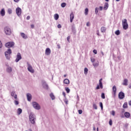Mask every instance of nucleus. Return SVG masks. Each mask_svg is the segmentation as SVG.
Returning <instances> with one entry per match:
<instances>
[{"mask_svg": "<svg viewBox=\"0 0 131 131\" xmlns=\"http://www.w3.org/2000/svg\"><path fill=\"white\" fill-rule=\"evenodd\" d=\"M36 120V117L33 113H31L29 115V121L32 124H35V121Z\"/></svg>", "mask_w": 131, "mask_h": 131, "instance_id": "1", "label": "nucleus"}, {"mask_svg": "<svg viewBox=\"0 0 131 131\" xmlns=\"http://www.w3.org/2000/svg\"><path fill=\"white\" fill-rule=\"evenodd\" d=\"M32 105L34 109H35V110H40V105L38 103L33 101L32 102Z\"/></svg>", "mask_w": 131, "mask_h": 131, "instance_id": "2", "label": "nucleus"}, {"mask_svg": "<svg viewBox=\"0 0 131 131\" xmlns=\"http://www.w3.org/2000/svg\"><path fill=\"white\" fill-rule=\"evenodd\" d=\"M4 32L6 35H11V34H12V30L9 27H5L4 28Z\"/></svg>", "mask_w": 131, "mask_h": 131, "instance_id": "3", "label": "nucleus"}, {"mask_svg": "<svg viewBox=\"0 0 131 131\" xmlns=\"http://www.w3.org/2000/svg\"><path fill=\"white\" fill-rule=\"evenodd\" d=\"M122 26L123 29L126 30L128 28V25L127 24V20L126 19H123L122 20Z\"/></svg>", "mask_w": 131, "mask_h": 131, "instance_id": "4", "label": "nucleus"}, {"mask_svg": "<svg viewBox=\"0 0 131 131\" xmlns=\"http://www.w3.org/2000/svg\"><path fill=\"white\" fill-rule=\"evenodd\" d=\"M11 54H12V50H11V49H8L7 51L5 52V56L6 57L7 59H8V60L10 59V56L11 55Z\"/></svg>", "mask_w": 131, "mask_h": 131, "instance_id": "5", "label": "nucleus"}, {"mask_svg": "<svg viewBox=\"0 0 131 131\" xmlns=\"http://www.w3.org/2000/svg\"><path fill=\"white\" fill-rule=\"evenodd\" d=\"M14 46H15V43L13 41L8 42L5 44V47L8 48H13Z\"/></svg>", "mask_w": 131, "mask_h": 131, "instance_id": "6", "label": "nucleus"}, {"mask_svg": "<svg viewBox=\"0 0 131 131\" xmlns=\"http://www.w3.org/2000/svg\"><path fill=\"white\" fill-rule=\"evenodd\" d=\"M11 96L12 97V100H18V97L17 96V94H16V91L11 92Z\"/></svg>", "mask_w": 131, "mask_h": 131, "instance_id": "7", "label": "nucleus"}, {"mask_svg": "<svg viewBox=\"0 0 131 131\" xmlns=\"http://www.w3.org/2000/svg\"><path fill=\"white\" fill-rule=\"evenodd\" d=\"M102 81H103V79L101 78L99 80V85H97L96 90H100V89H103V83Z\"/></svg>", "mask_w": 131, "mask_h": 131, "instance_id": "8", "label": "nucleus"}, {"mask_svg": "<svg viewBox=\"0 0 131 131\" xmlns=\"http://www.w3.org/2000/svg\"><path fill=\"white\" fill-rule=\"evenodd\" d=\"M28 65V70L29 71V72H31V73H34V70H33V68H32V66L29 64V63H27Z\"/></svg>", "mask_w": 131, "mask_h": 131, "instance_id": "9", "label": "nucleus"}, {"mask_svg": "<svg viewBox=\"0 0 131 131\" xmlns=\"http://www.w3.org/2000/svg\"><path fill=\"white\" fill-rule=\"evenodd\" d=\"M16 13L18 17L21 16V14L22 13V10L19 7H17L16 9Z\"/></svg>", "mask_w": 131, "mask_h": 131, "instance_id": "10", "label": "nucleus"}, {"mask_svg": "<svg viewBox=\"0 0 131 131\" xmlns=\"http://www.w3.org/2000/svg\"><path fill=\"white\" fill-rule=\"evenodd\" d=\"M22 59V57L21 56V54L20 53H18L16 55V59H15V62L16 63H18V61L21 60Z\"/></svg>", "mask_w": 131, "mask_h": 131, "instance_id": "11", "label": "nucleus"}, {"mask_svg": "<svg viewBox=\"0 0 131 131\" xmlns=\"http://www.w3.org/2000/svg\"><path fill=\"white\" fill-rule=\"evenodd\" d=\"M119 99L120 100H122V99H124V93L122 92H121L118 94Z\"/></svg>", "mask_w": 131, "mask_h": 131, "instance_id": "12", "label": "nucleus"}, {"mask_svg": "<svg viewBox=\"0 0 131 131\" xmlns=\"http://www.w3.org/2000/svg\"><path fill=\"white\" fill-rule=\"evenodd\" d=\"M42 85L44 88V89H46V90H48L49 89V86L48 85V84H47V82L45 81H42Z\"/></svg>", "mask_w": 131, "mask_h": 131, "instance_id": "13", "label": "nucleus"}, {"mask_svg": "<svg viewBox=\"0 0 131 131\" xmlns=\"http://www.w3.org/2000/svg\"><path fill=\"white\" fill-rule=\"evenodd\" d=\"M27 98L28 101L29 102H30V101H31V99H32V96L31 95V94H30V93H28L27 94Z\"/></svg>", "mask_w": 131, "mask_h": 131, "instance_id": "14", "label": "nucleus"}, {"mask_svg": "<svg viewBox=\"0 0 131 131\" xmlns=\"http://www.w3.org/2000/svg\"><path fill=\"white\" fill-rule=\"evenodd\" d=\"M45 54L47 56L51 55V49L50 48H47L46 49Z\"/></svg>", "mask_w": 131, "mask_h": 131, "instance_id": "15", "label": "nucleus"}, {"mask_svg": "<svg viewBox=\"0 0 131 131\" xmlns=\"http://www.w3.org/2000/svg\"><path fill=\"white\" fill-rule=\"evenodd\" d=\"M73 19H74V13L73 12H71L70 14V22L72 23L73 21Z\"/></svg>", "mask_w": 131, "mask_h": 131, "instance_id": "16", "label": "nucleus"}, {"mask_svg": "<svg viewBox=\"0 0 131 131\" xmlns=\"http://www.w3.org/2000/svg\"><path fill=\"white\" fill-rule=\"evenodd\" d=\"M20 35L24 39H27L28 38V37L27 36V35L25 34L24 33H20Z\"/></svg>", "mask_w": 131, "mask_h": 131, "instance_id": "17", "label": "nucleus"}, {"mask_svg": "<svg viewBox=\"0 0 131 131\" xmlns=\"http://www.w3.org/2000/svg\"><path fill=\"white\" fill-rule=\"evenodd\" d=\"M128 80H127V79H124L123 82V85H127L128 84Z\"/></svg>", "mask_w": 131, "mask_h": 131, "instance_id": "18", "label": "nucleus"}, {"mask_svg": "<svg viewBox=\"0 0 131 131\" xmlns=\"http://www.w3.org/2000/svg\"><path fill=\"white\" fill-rule=\"evenodd\" d=\"M124 116L126 118H129V117H130V114L128 112H125Z\"/></svg>", "mask_w": 131, "mask_h": 131, "instance_id": "19", "label": "nucleus"}, {"mask_svg": "<svg viewBox=\"0 0 131 131\" xmlns=\"http://www.w3.org/2000/svg\"><path fill=\"white\" fill-rule=\"evenodd\" d=\"M117 91V89L116 88V86L114 85L113 87V92L114 93V95H116V92Z\"/></svg>", "mask_w": 131, "mask_h": 131, "instance_id": "20", "label": "nucleus"}, {"mask_svg": "<svg viewBox=\"0 0 131 131\" xmlns=\"http://www.w3.org/2000/svg\"><path fill=\"white\" fill-rule=\"evenodd\" d=\"M6 71L8 73H11L12 72V68L11 67H8L6 69Z\"/></svg>", "mask_w": 131, "mask_h": 131, "instance_id": "21", "label": "nucleus"}, {"mask_svg": "<svg viewBox=\"0 0 131 131\" xmlns=\"http://www.w3.org/2000/svg\"><path fill=\"white\" fill-rule=\"evenodd\" d=\"M1 15L2 16H5V14H6V12L5 11V9H2V10L0 12Z\"/></svg>", "mask_w": 131, "mask_h": 131, "instance_id": "22", "label": "nucleus"}, {"mask_svg": "<svg viewBox=\"0 0 131 131\" xmlns=\"http://www.w3.org/2000/svg\"><path fill=\"white\" fill-rule=\"evenodd\" d=\"M63 83L65 84H69V83H70V81L68 79H65L63 80Z\"/></svg>", "mask_w": 131, "mask_h": 131, "instance_id": "23", "label": "nucleus"}, {"mask_svg": "<svg viewBox=\"0 0 131 131\" xmlns=\"http://www.w3.org/2000/svg\"><path fill=\"white\" fill-rule=\"evenodd\" d=\"M108 7H109V4H108V3H106L105 4L104 8H103L104 10H107V9H108Z\"/></svg>", "mask_w": 131, "mask_h": 131, "instance_id": "24", "label": "nucleus"}, {"mask_svg": "<svg viewBox=\"0 0 131 131\" xmlns=\"http://www.w3.org/2000/svg\"><path fill=\"white\" fill-rule=\"evenodd\" d=\"M17 113L18 115H20V114L22 113V109H21L20 108H18L17 110Z\"/></svg>", "mask_w": 131, "mask_h": 131, "instance_id": "25", "label": "nucleus"}, {"mask_svg": "<svg viewBox=\"0 0 131 131\" xmlns=\"http://www.w3.org/2000/svg\"><path fill=\"white\" fill-rule=\"evenodd\" d=\"M50 97L51 98L52 100H55L56 99V97H55V95H54V94L51 93L50 94Z\"/></svg>", "mask_w": 131, "mask_h": 131, "instance_id": "26", "label": "nucleus"}, {"mask_svg": "<svg viewBox=\"0 0 131 131\" xmlns=\"http://www.w3.org/2000/svg\"><path fill=\"white\" fill-rule=\"evenodd\" d=\"M93 66L96 68L99 66V61L93 63Z\"/></svg>", "mask_w": 131, "mask_h": 131, "instance_id": "27", "label": "nucleus"}, {"mask_svg": "<svg viewBox=\"0 0 131 131\" xmlns=\"http://www.w3.org/2000/svg\"><path fill=\"white\" fill-rule=\"evenodd\" d=\"M54 19H55V20H58V19H59V14H55L54 15Z\"/></svg>", "mask_w": 131, "mask_h": 131, "instance_id": "28", "label": "nucleus"}, {"mask_svg": "<svg viewBox=\"0 0 131 131\" xmlns=\"http://www.w3.org/2000/svg\"><path fill=\"white\" fill-rule=\"evenodd\" d=\"M93 107L94 109H95V110H97V109H98V107L97 106V104H96V103H93Z\"/></svg>", "mask_w": 131, "mask_h": 131, "instance_id": "29", "label": "nucleus"}, {"mask_svg": "<svg viewBox=\"0 0 131 131\" xmlns=\"http://www.w3.org/2000/svg\"><path fill=\"white\" fill-rule=\"evenodd\" d=\"M14 103L17 106V105H19V101L17 100V99H15L14 101Z\"/></svg>", "mask_w": 131, "mask_h": 131, "instance_id": "30", "label": "nucleus"}, {"mask_svg": "<svg viewBox=\"0 0 131 131\" xmlns=\"http://www.w3.org/2000/svg\"><path fill=\"white\" fill-rule=\"evenodd\" d=\"M84 14H85V16H86V15H88V14H89V9H88V8L85 9Z\"/></svg>", "mask_w": 131, "mask_h": 131, "instance_id": "31", "label": "nucleus"}, {"mask_svg": "<svg viewBox=\"0 0 131 131\" xmlns=\"http://www.w3.org/2000/svg\"><path fill=\"white\" fill-rule=\"evenodd\" d=\"M105 31H106V28L104 27H102L101 28V32H105Z\"/></svg>", "mask_w": 131, "mask_h": 131, "instance_id": "32", "label": "nucleus"}, {"mask_svg": "<svg viewBox=\"0 0 131 131\" xmlns=\"http://www.w3.org/2000/svg\"><path fill=\"white\" fill-rule=\"evenodd\" d=\"M123 108H127V102H124V103L123 105Z\"/></svg>", "mask_w": 131, "mask_h": 131, "instance_id": "33", "label": "nucleus"}, {"mask_svg": "<svg viewBox=\"0 0 131 131\" xmlns=\"http://www.w3.org/2000/svg\"><path fill=\"white\" fill-rule=\"evenodd\" d=\"M115 33L116 35H119L120 34V31H119V30H118L115 31Z\"/></svg>", "mask_w": 131, "mask_h": 131, "instance_id": "34", "label": "nucleus"}, {"mask_svg": "<svg viewBox=\"0 0 131 131\" xmlns=\"http://www.w3.org/2000/svg\"><path fill=\"white\" fill-rule=\"evenodd\" d=\"M98 13H99V8L96 7V8H95V14H96V15H97V14H98Z\"/></svg>", "mask_w": 131, "mask_h": 131, "instance_id": "35", "label": "nucleus"}, {"mask_svg": "<svg viewBox=\"0 0 131 131\" xmlns=\"http://www.w3.org/2000/svg\"><path fill=\"white\" fill-rule=\"evenodd\" d=\"M65 90L67 93V94H69V93H70V89L68 88H66Z\"/></svg>", "mask_w": 131, "mask_h": 131, "instance_id": "36", "label": "nucleus"}, {"mask_svg": "<svg viewBox=\"0 0 131 131\" xmlns=\"http://www.w3.org/2000/svg\"><path fill=\"white\" fill-rule=\"evenodd\" d=\"M88 71H89V70L88 69V68H85L84 70V74H88Z\"/></svg>", "mask_w": 131, "mask_h": 131, "instance_id": "37", "label": "nucleus"}, {"mask_svg": "<svg viewBox=\"0 0 131 131\" xmlns=\"http://www.w3.org/2000/svg\"><path fill=\"white\" fill-rule=\"evenodd\" d=\"M8 14H12V10H11V8H9V9H8Z\"/></svg>", "mask_w": 131, "mask_h": 131, "instance_id": "38", "label": "nucleus"}, {"mask_svg": "<svg viewBox=\"0 0 131 131\" xmlns=\"http://www.w3.org/2000/svg\"><path fill=\"white\" fill-rule=\"evenodd\" d=\"M72 30L73 33H75V32H76L75 27H74V26H72Z\"/></svg>", "mask_w": 131, "mask_h": 131, "instance_id": "39", "label": "nucleus"}, {"mask_svg": "<svg viewBox=\"0 0 131 131\" xmlns=\"http://www.w3.org/2000/svg\"><path fill=\"white\" fill-rule=\"evenodd\" d=\"M61 7L62 8H65V7H66V3H62L61 4Z\"/></svg>", "mask_w": 131, "mask_h": 131, "instance_id": "40", "label": "nucleus"}, {"mask_svg": "<svg viewBox=\"0 0 131 131\" xmlns=\"http://www.w3.org/2000/svg\"><path fill=\"white\" fill-rule=\"evenodd\" d=\"M64 103H66V104L67 105L68 104V100L67 99H66V98L64 99Z\"/></svg>", "mask_w": 131, "mask_h": 131, "instance_id": "41", "label": "nucleus"}, {"mask_svg": "<svg viewBox=\"0 0 131 131\" xmlns=\"http://www.w3.org/2000/svg\"><path fill=\"white\" fill-rule=\"evenodd\" d=\"M101 98H102V99H105V94L104 93H102Z\"/></svg>", "mask_w": 131, "mask_h": 131, "instance_id": "42", "label": "nucleus"}, {"mask_svg": "<svg viewBox=\"0 0 131 131\" xmlns=\"http://www.w3.org/2000/svg\"><path fill=\"white\" fill-rule=\"evenodd\" d=\"M100 106L101 107V110H103V103L102 102L100 103Z\"/></svg>", "mask_w": 131, "mask_h": 131, "instance_id": "43", "label": "nucleus"}, {"mask_svg": "<svg viewBox=\"0 0 131 131\" xmlns=\"http://www.w3.org/2000/svg\"><path fill=\"white\" fill-rule=\"evenodd\" d=\"M111 114H112V115H113V116H115V112L114 111H112Z\"/></svg>", "mask_w": 131, "mask_h": 131, "instance_id": "44", "label": "nucleus"}, {"mask_svg": "<svg viewBox=\"0 0 131 131\" xmlns=\"http://www.w3.org/2000/svg\"><path fill=\"white\" fill-rule=\"evenodd\" d=\"M78 113H79V114H82V110H78Z\"/></svg>", "mask_w": 131, "mask_h": 131, "instance_id": "45", "label": "nucleus"}, {"mask_svg": "<svg viewBox=\"0 0 131 131\" xmlns=\"http://www.w3.org/2000/svg\"><path fill=\"white\" fill-rule=\"evenodd\" d=\"M110 125H112V120L110 119L109 121Z\"/></svg>", "mask_w": 131, "mask_h": 131, "instance_id": "46", "label": "nucleus"}, {"mask_svg": "<svg viewBox=\"0 0 131 131\" xmlns=\"http://www.w3.org/2000/svg\"><path fill=\"white\" fill-rule=\"evenodd\" d=\"M91 62H92V63H94V62H95V58H91Z\"/></svg>", "mask_w": 131, "mask_h": 131, "instance_id": "47", "label": "nucleus"}, {"mask_svg": "<svg viewBox=\"0 0 131 131\" xmlns=\"http://www.w3.org/2000/svg\"><path fill=\"white\" fill-rule=\"evenodd\" d=\"M3 48V43H2V41L0 40V49Z\"/></svg>", "mask_w": 131, "mask_h": 131, "instance_id": "48", "label": "nucleus"}, {"mask_svg": "<svg viewBox=\"0 0 131 131\" xmlns=\"http://www.w3.org/2000/svg\"><path fill=\"white\" fill-rule=\"evenodd\" d=\"M99 10H100V11H102L103 10V7L100 6L99 8Z\"/></svg>", "mask_w": 131, "mask_h": 131, "instance_id": "49", "label": "nucleus"}, {"mask_svg": "<svg viewBox=\"0 0 131 131\" xmlns=\"http://www.w3.org/2000/svg\"><path fill=\"white\" fill-rule=\"evenodd\" d=\"M67 39L68 41H69V40H70V36H69L67 37Z\"/></svg>", "mask_w": 131, "mask_h": 131, "instance_id": "50", "label": "nucleus"}, {"mask_svg": "<svg viewBox=\"0 0 131 131\" xmlns=\"http://www.w3.org/2000/svg\"><path fill=\"white\" fill-rule=\"evenodd\" d=\"M15 3H19L20 2V0H13Z\"/></svg>", "mask_w": 131, "mask_h": 131, "instance_id": "51", "label": "nucleus"}, {"mask_svg": "<svg viewBox=\"0 0 131 131\" xmlns=\"http://www.w3.org/2000/svg\"><path fill=\"white\" fill-rule=\"evenodd\" d=\"M93 53H94V54H96L97 53V51H96V50H93Z\"/></svg>", "mask_w": 131, "mask_h": 131, "instance_id": "52", "label": "nucleus"}, {"mask_svg": "<svg viewBox=\"0 0 131 131\" xmlns=\"http://www.w3.org/2000/svg\"><path fill=\"white\" fill-rule=\"evenodd\" d=\"M57 27H58V28H61L62 27V26H61V25L59 24V25H58Z\"/></svg>", "mask_w": 131, "mask_h": 131, "instance_id": "53", "label": "nucleus"}, {"mask_svg": "<svg viewBox=\"0 0 131 131\" xmlns=\"http://www.w3.org/2000/svg\"><path fill=\"white\" fill-rule=\"evenodd\" d=\"M31 28H32V29L34 28V25H33V24L31 25Z\"/></svg>", "mask_w": 131, "mask_h": 131, "instance_id": "54", "label": "nucleus"}, {"mask_svg": "<svg viewBox=\"0 0 131 131\" xmlns=\"http://www.w3.org/2000/svg\"><path fill=\"white\" fill-rule=\"evenodd\" d=\"M62 95L64 97H66V93H65V92H62Z\"/></svg>", "mask_w": 131, "mask_h": 131, "instance_id": "55", "label": "nucleus"}, {"mask_svg": "<svg viewBox=\"0 0 131 131\" xmlns=\"http://www.w3.org/2000/svg\"><path fill=\"white\" fill-rule=\"evenodd\" d=\"M30 19V16H28L27 17V20H29Z\"/></svg>", "mask_w": 131, "mask_h": 131, "instance_id": "56", "label": "nucleus"}, {"mask_svg": "<svg viewBox=\"0 0 131 131\" xmlns=\"http://www.w3.org/2000/svg\"><path fill=\"white\" fill-rule=\"evenodd\" d=\"M127 126H128V124H125V127H127Z\"/></svg>", "mask_w": 131, "mask_h": 131, "instance_id": "57", "label": "nucleus"}, {"mask_svg": "<svg viewBox=\"0 0 131 131\" xmlns=\"http://www.w3.org/2000/svg\"><path fill=\"white\" fill-rule=\"evenodd\" d=\"M128 104L131 106V100L128 102Z\"/></svg>", "mask_w": 131, "mask_h": 131, "instance_id": "58", "label": "nucleus"}, {"mask_svg": "<svg viewBox=\"0 0 131 131\" xmlns=\"http://www.w3.org/2000/svg\"><path fill=\"white\" fill-rule=\"evenodd\" d=\"M129 89H131V83H130L128 85Z\"/></svg>", "mask_w": 131, "mask_h": 131, "instance_id": "59", "label": "nucleus"}, {"mask_svg": "<svg viewBox=\"0 0 131 131\" xmlns=\"http://www.w3.org/2000/svg\"><path fill=\"white\" fill-rule=\"evenodd\" d=\"M86 26H90V23H86Z\"/></svg>", "mask_w": 131, "mask_h": 131, "instance_id": "60", "label": "nucleus"}, {"mask_svg": "<svg viewBox=\"0 0 131 131\" xmlns=\"http://www.w3.org/2000/svg\"><path fill=\"white\" fill-rule=\"evenodd\" d=\"M93 130H96V127L95 126L93 127Z\"/></svg>", "mask_w": 131, "mask_h": 131, "instance_id": "61", "label": "nucleus"}, {"mask_svg": "<svg viewBox=\"0 0 131 131\" xmlns=\"http://www.w3.org/2000/svg\"><path fill=\"white\" fill-rule=\"evenodd\" d=\"M101 54L102 55V56H104V53L103 52H101Z\"/></svg>", "mask_w": 131, "mask_h": 131, "instance_id": "62", "label": "nucleus"}, {"mask_svg": "<svg viewBox=\"0 0 131 131\" xmlns=\"http://www.w3.org/2000/svg\"><path fill=\"white\" fill-rule=\"evenodd\" d=\"M67 76V75H64V77H66Z\"/></svg>", "mask_w": 131, "mask_h": 131, "instance_id": "63", "label": "nucleus"}, {"mask_svg": "<svg viewBox=\"0 0 131 131\" xmlns=\"http://www.w3.org/2000/svg\"><path fill=\"white\" fill-rule=\"evenodd\" d=\"M58 49H60V45H58Z\"/></svg>", "mask_w": 131, "mask_h": 131, "instance_id": "64", "label": "nucleus"}]
</instances>
